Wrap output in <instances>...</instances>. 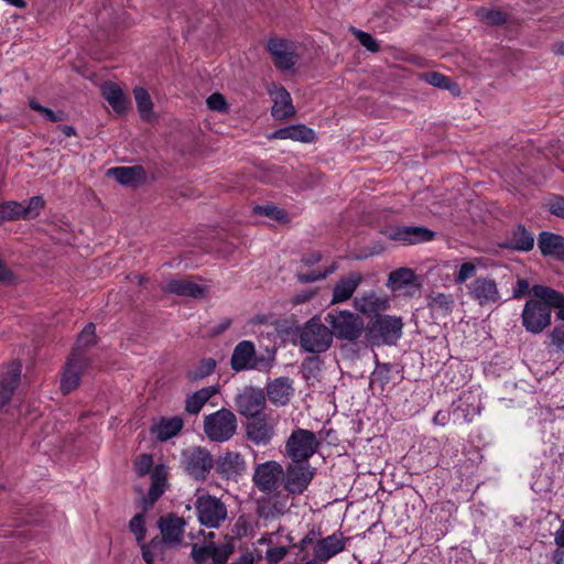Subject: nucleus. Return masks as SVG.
I'll return each instance as SVG.
<instances>
[{
  "instance_id": "25",
  "label": "nucleus",
  "mask_w": 564,
  "mask_h": 564,
  "mask_svg": "<svg viewBox=\"0 0 564 564\" xmlns=\"http://www.w3.org/2000/svg\"><path fill=\"white\" fill-rule=\"evenodd\" d=\"M230 365L231 368L236 371L256 369L258 361L253 343L249 340L240 341L234 349Z\"/></svg>"
},
{
  "instance_id": "52",
  "label": "nucleus",
  "mask_w": 564,
  "mask_h": 564,
  "mask_svg": "<svg viewBox=\"0 0 564 564\" xmlns=\"http://www.w3.org/2000/svg\"><path fill=\"white\" fill-rule=\"evenodd\" d=\"M463 403L456 404L453 402V416L455 420H462L463 422H470L473 416L475 415L476 409L471 406L470 404H466V406H463Z\"/></svg>"
},
{
  "instance_id": "41",
  "label": "nucleus",
  "mask_w": 564,
  "mask_h": 564,
  "mask_svg": "<svg viewBox=\"0 0 564 564\" xmlns=\"http://www.w3.org/2000/svg\"><path fill=\"white\" fill-rule=\"evenodd\" d=\"M133 96L141 118L150 121L153 117V102L148 90L143 87H135Z\"/></svg>"
},
{
  "instance_id": "47",
  "label": "nucleus",
  "mask_w": 564,
  "mask_h": 564,
  "mask_svg": "<svg viewBox=\"0 0 564 564\" xmlns=\"http://www.w3.org/2000/svg\"><path fill=\"white\" fill-rule=\"evenodd\" d=\"M140 545L142 550V557L147 564H152L163 552V542L156 538L152 539L149 544H144L142 542Z\"/></svg>"
},
{
  "instance_id": "38",
  "label": "nucleus",
  "mask_w": 564,
  "mask_h": 564,
  "mask_svg": "<svg viewBox=\"0 0 564 564\" xmlns=\"http://www.w3.org/2000/svg\"><path fill=\"white\" fill-rule=\"evenodd\" d=\"M218 391L217 386H209L187 395L185 400L186 412L189 414H198L208 400L217 394Z\"/></svg>"
},
{
  "instance_id": "6",
  "label": "nucleus",
  "mask_w": 564,
  "mask_h": 564,
  "mask_svg": "<svg viewBox=\"0 0 564 564\" xmlns=\"http://www.w3.org/2000/svg\"><path fill=\"white\" fill-rule=\"evenodd\" d=\"M194 506L198 522L206 528L218 529L227 520V506L215 496H199Z\"/></svg>"
},
{
  "instance_id": "30",
  "label": "nucleus",
  "mask_w": 564,
  "mask_h": 564,
  "mask_svg": "<svg viewBox=\"0 0 564 564\" xmlns=\"http://www.w3.org/2000/svg\"><path fill=\"white\" fill-rule=\"evenodd\" d=\"M281 530L280 527L275 532L264 534L257 541L259 545H268L265 560L269 564L280 563L288 554V545L279 541Z\"/></svg>"
},
{
  "instance_id": "57",
  "label": "nucleus",
  "mask_w": 564,
  "mask_h": 564,
  "mask_svg": "<svg viewBox=\"0 0 564 564\" xmlns=\"http://www.w3.org/2000/svg\"><path fill=\"white\" fill-rule=\"evenodd\" d=\"M551 344L561 351H564V325L556 326L550 334Z\"/></svg>"
},
{
  "instance_id": "51",
  "label": "nucleus",
  "mask_w": 564,
  "mask_h": 564,
  "mask_svg": "<svg viewBox=\"0 0 564 564\" xmlns=\"http://www.w3.org/2000/svg\"><path fill=\"white\" fill-rule=\"evenodd\" d=\"M336 270H337V264L334 262L332 265H329L328 268H326L323 271L318 270V271H312L310 273H300V274H297V279L302 283H311V282H315V281L325 279L326 276H328Z\"/></svg>"
},
{
  "instance_id": "44",
  "label": "nucleus",
  "mask_w": 564,
  "mask_h": 564,
  "mask_svg": "<svg viewBox=\"0 0 564 564\" xmlns=\"http://www.w3.org/2000/svg\"><path fill=\"white\" fill-rule=\"evenodd\" d=\"M482 262L481 258H474L471 261L463 262L457 272L454 274V281L456 284H463L467 280L475 276L477 267Z\"/></svg>"
},
{
  "instance_id": "11",
  "label": "nucleus",
  "mask_w": 564,
  "mask_h": 564,
  "mask_svg": "<svg viewBox=\"0 0 564 564\" xmlns=\"http://www.w3.org/2000/svg\"><path fill=\"white\" fill-rule=\"evenodd\" d=\"M316 469L308 463L292 462L283 473L285 490L291 495L303 494L315 476Z\"/></svg>"
},
{
  "instance_id": "27",
  "label": "nucleus",
  "mask_w": 564,
  "mask_h": 564,
  "mask_svg": "<svg viewBox=\"0 0 564 564\" xmlns=\"http://www.w3.org/2000/svg\"><path fill=\"white\" fill-rule=\"evenodd\" d=\"M354 307L361 314L371 316L386 311L389 307V299L387 295L370 291L356 296L354 299Z\"/></svg>"
},
{
  "instance_id": "10",
  "label": "nucleus",
  "mask_w": 564,
  "mask_h": 564,
  "mask_svg": "<svg viewBox=\"0 0 564 564\" xmlns=\"http://www.w3.org/2000/svg\"><path fill=\"white\" fill-rule=\"evenodd\" d=\"M469 297L482 307L499 305L502 301L501 293L495 279L478 276L467 284Z\"/></svg>"
},
{
  "instance_id": "31",
  "label": "nucleus",
  "mask_w": 564,
  "mask_h": 564,
  "mask_svg": "<svg viewBox=\"0 0 564 564\" xmlns=\"http://www.w3.org/2000/svg\"><path fill=\"white\" fill-rule=\"evenodd\" d=\"M268 138L312 143L316 140V133L305 124H293L273 131Z\"/></svg>"
},
{
  "instance_id": "43",
  "label": "nucleus",
  "mask_w": 564,
  "mask_h": 564,
  "mask_svg": "<svg viewBox=\"0 0 564 564\" xmlns=\"http://www.w3.org/2000/svg\"><path fill=\"white\" fill-rule=\"evenodd\" d=\"M455 301L453 295L445 293H435L430 297L429 306L443 315L452 312Z\"/></svg>"
},
{
  "instance_id": "2",
  "label": "nucleus",
  "mask_w": 564,
  "mask_h": 564,
  "mask_svg": "<svg viewBox=\"0 0 564 564\" xmlns=\"http://www.w3.org/2000/svg\"><path fill=\"white\" fill-rule=\"evenodd\" d=\"M134 469L139 476L151 475V486L148 496L142 499L143 509L147 510L164 494L167 471L163 465L153 467V459L149 454L138 456L134 463Z\"/></svg>"
},
{
  "instance_id": "46",
  "label": "nucleus",
  "mask_w": 564,
  "mask_h": 564,
  "mask_svg": "<svg viewBox=\"0 0 564 564\" xmlns=\"http://www.w3.org/2000/svg\"><path fill=\"white\" fill-rule=\"evenodd\" d=\"M253 212L257 215L267 216L278 221L286 223L289 220L288 213L284 209L271 204L257 205Z\"/></svg>"
},
{
  "instance_id": "50",
  "label": "nucleus",
  "mask_w": 564,
  "mask_h": 564,
  "mask_svg": "<svg viewBox=\"0 0 564 564\" xmlns=\"http://www.w3.org/2000/svg\"><path fill=\"white\" fill-rule=\"evenodd\" d=\"M130 531L135 535V540L141 544L147 535L143 513L135 514L129 522Z\"/></svg>"
},
{
  "instance_id": "40",
  "label": "nucleus",
  "mask_w": 564,
  "mask_h": 564,
  "mask_svg": "<svg viewBox=\"0 0 564 564\" xmlns=\"http://www.w3.org/2000/svg\"><path fill=\"white\" fill-rule=\"evenodd\" d=\"M422 79L436 88L449 90L453 95H459V86L452 79L437 72H429L422 75Z\"/></svg>"
},
{
  "instance_id": "21",
  "label": "nucleus",
  "mask_w": 564,
  "mask_h": 564,
  "mask_svg": "<svg viewBox=\"0 0 564 564\" xmlns=\"http://www.w3.org/2000/svg\"><path fill=\"white\" fill-rule=\"evenodd\" d=\"M388 236L391 240L414 245L433 240L435 232L422 226H404L390 229Z\"/></svg>"
},
{
  "instance_id": "23",
  "label": "nucleus",
  "mask_w": 564,
  "mask_h": 564,
  "mask_svg": "<svg viewBox=\"0 0 564 564\" xmlns=\"http://www.w3.org/2000/svg\"><path fill=\"white\" fill-rule=\"evenodd\" d=\"M22 366L19 361L9 364L0 375V409L7 404L21 380Z\"/></svg>"
},
{
  "instance_id": "15",
  "label": "nucleus",
  "mask_w": 564,
  "mask_h": 564,
  "mask_svg": "<svg viewBox=\"0 0 564 564\" xmlns=\"http://www.w3.org/2000/svg\"><path fill=\"white\" fill-rule=\"evenodd\" d=\"M282 475V466L274 460H269L256 467L252 480L260 491L271 494L278 488Z\"/></svg>"
},
{
  "instance_id": "4",
  "label": "nucleus",
  "mask_w": 564,
  "mask_h": 564,
  "mask_svg": "<svg viewBox=\"0 0 564 564\" xmlns=\"http://www.w3.org/2000/svg\"><path fill=\"white\" fill-rule=\"evenodd\" d=\"M236 430V415L228 409L223 408L204 419V432L213 442L224 443L230 440Z\"/></svg>"
},
{
  "instance_id": "1",
  "label": "nucleus",
  "mask_w": 564,
  "mask_h": 564,
  "mask_svg": "<svg viewBox=\"0 0 564 564\" xmlns=\"http://www.w3.org/2000/svg\"><path fill=\"white\" fill-rule=\"evenodd\" d=\"M330 326L332 336L346 341H357L365 333V322L348 310L328 312L325 316Z\"/></svg>"
},
{
  "instance_id": "32",
  "label": "nucleus",
  "mask_w": 564,
  "mask_h": 564,
  "mask_svg": "<svg viewBox=\"0 0 564 564\" xmlns=\"http://www.w3.org/2000/svg\"><path fill=\"white\" fill-rule=\"evenodd\" d=\"M538 246L544 257L564 261V237L549 231H542L538 237Z\"/></svg>"
},
{
  "instance_id": "5",
  "label": "nucleus",
  "mask_w": 564,
  "mask_h": 564,
  "mask_svg": "<svg viewBox=\"0 0 564 564\" xmlns=\"http://www.w3.org/2000/svg\"><path fill=\"white\" fill-rule=\"evenodd\" d=\"M333 343L330 328L313 317L307 321L300 332V346L308 352L326 351Z\"/></svg>"
},
{
  "instance_id": "9",
  "label": "nucleus",
  "mask_w": 564,
  "mask_h": 564,
  "mask_svg": "<svg viewBox=\"0 0 564 564\" xmlns=\"http://www.w3.org/2000/svg\"><path fill=\"white\" fill-rule=\"evenodd\" d=\"M551 307L540 299L527 301L522 311L524 328L532 334L542 333L551 324Z\"/></svg>"
},
{
  "instance_id": "28",
  "label": "nucleus",
  "mask_w": 564,
  "mask_h": 564,
  "mask_svg": "<svg viewBox=\"0 0 564 564\" xmlns=\"http://www.w3.org/2000/svg\"><path fill=\"white\" fill-rule=\"evenodd\" d=\"M362 282L360 272H351L341 276L333 288L330 304H339L349 300Z\"/></svg>"
},
{
  "instance_id": "14",
  "label": "nucleus",
  "mask_w": 564,
  "mask_h": 564,
  "mask_svg": "<svg viewBox=\"0 0 564 564\" xmlns=\"http://www.w3.org/2000/svg\"><path fill=\"white\" fill-rule=\"evenodd\" d=\"M267 46L274 65L280 70H289L296 64L299 55L293 42L283 39H271Z\"/></svg>"
},
{
  "instance_id": "58",
  "label": "nucleus",
  "mask_w": 564,
  "mask_h": 564,
  "mask_svg": "<svg viewBox=\"0 0 564 564\" xmlns=\"http://www.w3.org/2000/svg\"><path fill=\"white\" fill-rule=\"evenodd\" d=\"M547 207L552 215L564 218V197H555L551 199Z\"/></svg>"
},
{
  "instance_id": "39",
  "label": "nucleus",
  "mask_w": 564,
  "mask_h": 564,
  "mask_svg": "<svg viewBox=\"0 0 564 564\" xmlns=\"http://www.w3.org/2000/svg\"><path fill=\"white\" fill-rule=\"evenodd\" d=\"M415 274L409 268H400L390 272L387 286L392 291L401 290L414 282Z\"/></svg>"
},
{
  "instance_id": "45",
  "label": "nucleus",
  "mask_w": 564,
  "mask_h": 564,
  "mask_svg": "<svg viewBox=\"0 0 564 564\" xmlns=\"http://www.w3.org/2000/svg\"><path fill=\"white\" fill-rule=\"evenodd\" d=\"M477 18L490 25H502L507 22V15L500 10L479 8L476 11Z\"/></svg>"
},
{
  "instance_id": "12",
  "label": "nucleus",
  "mask_w": 564,
  "mask_h": 564,
  "mask_svg": "<svg viewBox=\"0 0 564 564\" xmlns=\"http://www.w3.org/2000/svg\"><path fill=\"white\" fill-rule=\"evenodd\" d=\"M45 206L42 196H33L26 205L18 202L0 204V224L15 219H33L40 215Z\"/></svg>"
},
{
  "instance_id": "8",
  "label": "nucleus",
  "mask_w": 564,
  "mask_h": 564,
  "mask_svg": "<svg viewBox=\"0 0 564 564\" xmlns=\"http://www.w3.org/2000/svg\"><path fill=\"white\" fill-rule=\"evenodd\" d=\"M403 322L401 317L379 315L368 328L369 339L373 344L392 345L401 337Z\"/></svg>"
},
{
  "instance_id": "56",
  "label": "nucleus",
  "mask_w": 564,
  "mask_h": 564,
  "mask_svg": "<svg viewBox=\"0 0 564 564\" xmlns=\"http://www.w3.org/2000/svg\"><path fill=\"white\" fill-rule=\"evenodd\" d=\"M206 104H207L208 108L212 110H216L219 112L227 110L226 99L221 94H218V93L210 95L207 98Z\"/></svg>"
},
{
  "instance_id": "36",
  "label": "nucleus",
  "mask_w": 564,
  "mask_h": 564,
  "mask_svg": "<svg viewBox=\"0 0 564 564\" xmlns=\"http://www.w3.org/2000/svg\"><path fill=\"white\" fill-rule=\"evenodd\" d=\"M108 174L115 176L118 183L129 186H138L145 178L144 169L140 165L112 167Z\"/></svg>"
},
{
  "instance_id": "62",
  "label": "nucleus",
  "mask_w": 564,
  "mask_h": 564,
  "mask_svg": "<svg viewBox=\"0 0 564 564\" xmlns=\"http://www.w3.org/2000/svg\"><path fill=\"white\" fill-rule=\"evenodd\" d=\"M529 291V282L524 279H519L513 288V297L519 299Z\"/></svg>"
},
{
  "instance_id": "61",
  "label": "nucleus",
  "mask_w": 564,
  "mask_h": 564,
  "mask_svg": "<svg viewBox=\"0 0 564 564\" xmlns=\"http://www.w3.org/2000/svg\"><path fill=\"white\" fill-rule=\"evenodd\" d=\"M453 413H451L449 411L447 410H440L435 413L434 417H433V423L434 425H437V426H445L449 423L451 421V415Z\"/></svg>"
},
{
  "instance_id": "54",
  "label": "nucleus",
  "mask_w": 564,
  "mask_h": 564,
  "mask_svg": "<svg viewBox=\"0 0 564 564\" xmlns=\"http://www.w3.org/2000/svg\"><path fill=\"white\" fill-rule=\"evenodd\" d=\"M192 557L196 564H205L208 558H212V544L205 546L194 544L192 547Z\"/></svg>"
},
{
  "instance_id": "29",
  "label": "nucleus",
  "mask_w": 564,
  "mask_h": 564,
  "mask_svg": "<svg viewBox=\"0 0 564 564\" xmlns=\"http://www.w3.org/2000/svg\"><path fill=\"white\" fill-rule=\"evenodd\" d=\"M293 393V380L289 377L276 378L267 387V394L270 402L278 406L288 404Z\"/></svg>"
},
{
  "instance_id": "64",
  "label": "nucleus",
  "mask_w": 564,
  "mask_h": 564,
  "mask_svg": "<svg viewBox=\"0 0 564 564\" xmlns=\"http://www.w3.org/2000/svg\"><path fill=\"white\" fill-rule=\"evenodd\" d=\"M554 540L556 545L564 547V520L561 522L560 528L556 530Z\"/></svg>"
},
{
  "instance_id": "59",
  "label": "nucleus",
  "mask_w": 564,
  "mask_h": 564,
  "mask_svg": "<svg viewBox=\"0 0 564 564\" xmlns=\"http://www.w3.org/2000/svg\"><path fill=\"white\" fill-rule=\"evenodd\" d=\"M319 532L315 531L314 529H312L301 541H300V549L301 550H305L307 549L310 545H312V547L314 546L316 540L321 539L319 538Z\"/></svg>"
},
{
  "instance_id": "13",
  "label": "nucleus",
  "mask_w": 564,
  "mask_h": 564,
  "mask_svg": "<svg viewBox=\"0 0 564 564\" xmlns=\"http://www.w3.org/2000/svg\"><path fill=\"white\" fill-rule=\"evenodd\" d=\"M235 403L242 416L256 417L265 406V395L261 389L246 387L236 395Z\"/></svg>"
},
{
  "instance_id": "22",
  "label": "nucleus",
  "mask_w": 564,
  "mask_h": 564,
  "mask_svg": "<svg viewBox=\"0 0 564 564\" xmlns=\"http://www.w3.org/2000/svg\"><path fill=\"white\" fill-rule=\"evenodd\" d=\"M290 510L289 496L274 495L258 501L257 513L267 521L276 520Z\"/></svg>"
},
{
  "instance_id": "37",
  "label": "nucleus",
  "mask_w": 564,
  "mask_h": 564,
  "mask_svg": "<svg viewBox=\"0 0 564 564\" xmlns=\"http://www.w3.org/2000/svg\"><path fill=\"white\" fill-rule=\"evenodd\" d=\"M101 94L115 112L124 113L127 111L129 101L116 83H105L101 86Z\"/></svg>"
},
{
  "instance_id": "35",
  "label": "nucleus",
  "mask_w": 564,
  "mask_h": 564,
  "mask_svg": "<svg viewBox=\"0 0 564 564\" xmlns=\"http://www.w3.org/2000/svg\"><path fill=\"white\" fill-rule=\"evenodd\" d=\"M183 425V419L180 416L162 417L152 425L151 432L159 441L164 442L177 435Z\"/></svg>"
},
{
  "instance_id": "63",
  "label": "nucleus",
  "mask_w": 564,
  "mask_h": 564,
  "mask_svg": "<svg viewBox=\"0 0 564 564\" xmlns=\"http://www.w3.org/2000/svg\"><path fill=\"white\" fill-rule=\"evenodd\" d=\"M262 555L260 553L257 554V557L252 553H247L230 564H253L254 561H260Z\"/></svg>"
},
{
  "instance_id": "18",
  "label": "nucleus",
  "mask_w": 564,
  "mask_h": 564,
  "mask_svg": "<svg viewBox=\"0 0 564 564\" xmlns=\"http://www.w3.org/2000/svg\"><path fill=\"white\" fill-rule=\"evenodd\" d=\"M217 474L227 480L237 481L247 469L243 456L238 452H225L215 460Z\"/></svg>"
},
{
  "instance_id": "26",
  "label": "nucleus",
  "mask_w": 564,
  "mask_h": 564,
  "mask_svg": "<svg viewBox=\"0 0 564 564\" xmlns=\"http://www.w3.org/2000/svg\"><path fill=\"white\" fill-rule=\"evenodd\" d=\"M162 290L169 294L192 299L204 297L208 292L206 286L183 278L170 280Z\"/></svg>"
},
{
  "instance_id": "3",
  "label": "nucleus",
  "mask_w": 564,
  "mask_h": 564,
  "mask_svg": "<svg viewBox=\"0 0 564 564\" xmlns=\"http://www.w3.org/2000/svg\"><path fill=\"white\" fill-rule=\"evenodd\" d=\"M318 446L319 442L314 432L297 427L285 442V456L292 462L307 463Z\"/></svg>"
},
{
  "instance_id": "19",
  "label": "nucleus",
  "mask_w": 564,
  "mask_h": 564,
  "mask_svg": "<svg viewBox=\"0 0 564 564\" xmlns=\"http://www.w3.org/2000/svg\"><path fill=\"white\" fill-rule=\"evenodd\" d=\"M158 527L162 534L160 541L163 542V546L169 545L175 547L182 544L186 527V522L183 518L169 513L160 518Z\"/></svg>"
},
{
  "instance_id": "49",
  "label": "nucleus",
  "mask_w": 564,
  "mask_h": 564,
  "mask_svg": "<svg viewBox=\"0 0 564 564\" xmlns=\"http://www.w3.org/2000/svg\"><path fill=\"white\" fill-rule=\"evenodd\" d=\"M216 368V361L213 358L203 359L197 368L189 371L188 378L191 380H199L210 376Z\"/></svg>"
},
{
  "instance_id": "7",
  "label": "nucleus",
  "mask_w": 564,
  "mask_h": 564,
  "mask_svg": "<svg viewBox=\"0 0 564 564\" xmlns=\"http://www.w3.org/2000/svg\"><path fill=\"white\" fill-rule=\"evenodd\" d=\"M182 465L192 478L204 481L215 466V460L207 448L194 446L182 453Z\"/></svg>"
},
{
  "instance_id": "20",
  "label": "nucleus",
  "mask_w": 564,
  "mask_h": 564,
  "mask_svg": "<svg viewBox=\"0 0 564 564\" xmlns=\"http://www.w3.org/2000/svg\"><path fill=\"white\" fill-rule=\"evenodd\" d=\"M268 94L272 99L271 115L278 120L293 117L296 112L292 104L290 93L280 84L272 83L268 86Z\"/></svg>"
},
{
  "instance_id": "53",
  "label": "nucleus",
  "mask_w": 564,
  "mask_h": 564,
  "mask_svg": "<svg viewBox=\"0 0 564 564\" xmlns=\"http://www.w3.org/2000/svg\"><path fill=\"white\" fill-rule=\"evenodd\" d=\"M354 34L359 43L368 51L376 53L380 50L378 41L371 34L360 30H354Z\"/></svg>"
},
{
  "instance_id": "33",
  "label": "nucleus",
  "mask_w": 564,
  "mask_h": 564,
  "mask_svg": "<svg viewBox=\"0 0 564 564\" xmlns=\"http://www.w3.org/2000/svg\"><path fill=\"white\" fill-rule=\"evenodd\" d=\"M533 246V235L521 225L517 226L511 231V234L507 237L506 242L502 245L503 248L523 252L532 250Z\"/></svg>"
},
{
  "instance_id": "60",
  "label": "nucleus",
  "mask_w": 564,
  "mask_h": 564,
  "mask_svg": "<svg viewBox=\"0 0 564 564\" xmlns=\"http://www.w3.org/2000/svg\"><path fill=\"white\" fill-rule=\"evenodd\" d=\"M41 115H43L45 117V119L51 122H59V121H63L66 119V115L64 111H62V110L53 111L46 107L43 109Z\"/></svg>"
},
{
  "instance_id": "16",
  "label": "nucleus",
  "mask_w": 564,
  "mask_h": 564,
  "mask_svg": "<svg viewBox=\"0 0 564 564\" xmlns=\"http://www.w3.org/2000/svg\"><path fill=\"white\" fill-rule=\"evenodd\" d=\"M349 538L344 536L340 531H336L326 538L316 540L313 546V556L315 560L325 564L327 561L341 553L346 549Z\"/></svg>"
},
{
  "instance_id": "55",
  "label": "nucleus",
  "mask_w": 564,
  "mask_h": 564,
  "mask_svg": "<svg viewBox=\"0 0 564 564\" xmlns=\"http://www.w3.org/2000/svg\"><path fill=\"white\" fill-rule=\"evenodd\" d=\"M230 553L231 547L228 545L216 546L212 544L213 564H225Z\"/></svg>"
},
{
  "instance_id": "34",
  "label": "nucleus",
  "mask_w": 564,
  "mask_h": 564,
  "mask_svg": "<svg viewBox=\"0 0 564 564\" xmlns=\"http://www.w3.org/2000/svg\"><path fill=\"white\" fill-rule=\"evenodd\" d=\"M532 293L557 310L556 317L564 322V294L545 285H534Z\"/></svg>"
},
{
  "instance_id": "24",
  "label": "nucleus",
  "mask_w": 564,
  "mask_h": 564,
  "mask_svg": "<svg viewBox=\"0 0 564 564\" xmlns=\"http://www.w3.org/2000/svg\"><path fill=\"white\" fill-rule=\"evenodd\" d=\"M246 435L250 442L258 446L267 445L274 435V423L265 416H256L246 425Z\"/></svg>"
},
{
  "instance_id": "48",
  "label": "nucleus",
  "mask_w": 564,
  "mask_h": 564,
  "mask_svg": "<svg viewBox=\"0 0 564 564\" xmlns=\"http://www.w3.org/2000/svg\"><path fill=\"white\" fill-rule=\"evenodd\" d=\"M391 368L389 364L377 365L376 369L371 373L370 384L378 386L381 389L390 381Z\"/></svg>"
},
{
  "instance_id": "42",
  "label": "nucleus",
  "mask_w": 564,
  "mask_h": 564,
  "mask_svg": "<svg viewBox=\"0 0 564 564\" xmlns=\"http://www.w3.org/2000/svg\"><path fill=\"white\" fill-rule=\"evenodd\" d=\"M96 344V326L88 323L79 333L72 352L86 355L85 349Z\"/></svg>"
},
{
  "instance_id": "17",
  "label": "nucleus",
  "mask_w": 564,
  "mask_h": 564,
  "mask_svg": "<svg viewBox=\"0 0 564 564\" xmlns=\"http://www.w3.org/2000/svg\"><path fill=\"white\" fill-rule=\"evenodd\" d=\"M89 364L87 355L72 352L61 379V390L64 394L75 390L80 382V377Z\"/></svg>"
}]
</instances>
